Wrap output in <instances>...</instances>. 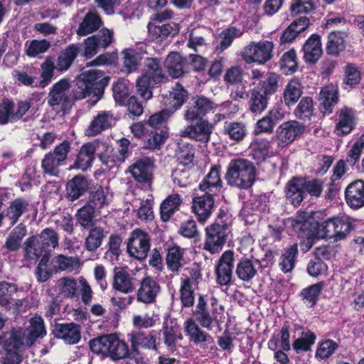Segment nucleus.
I'll return each mask as SVG.
<instances>
[{
	"label": "nucleus",
	"mask_w": 364,
	"mask_h": 364,
	"mask_svg": "<svg viewBox=\"0 0 364 364\" xmlns=\"http://www.w3.org/2000/svg\"><path fill=\"white\" fill-rule=\"evenodd\" d=\"M109 77L103 71L90 70L82 72L77 78L76 84L69 93L70 80L62 78L53 85L48 95V104L51 107L61 106L63 111L71 109L74 103L86 98L95 97L94 102L103 96Z\"/></svg>",
	"instance_id": "obj_1"
},
{
	"label": "nucleus",
	"mask_w": 364,
	"mask_h": 364,
	"mask_svg": "<svg viewBox=\"0 0 364 364\" xmlns=\"http://www.w3.org/2000/svg\"><path fill=\"white\" fill-rule=\"evenodd\" d=\"M232 224L231 215L220 208L215 221L205 228L203 250L212 255L220 252L231 232Z\"/></svg>",
	"instance_id": "obj_2"
},
{
	"label": "nucleus",
	"mask_w": 364,
	"mask_h": 364,
	"mask_svg": "<svg viewBox=\"0 0 364 364\" xmlns=\"http://www.w3.org/2000/svg\"><path fill=\"white\" fill-rule=\"evenodd\" d=\"M90 350L96 355H102L103 358H109L114 362L129 358L134 359L132 352V346L123 340L119 339L117 334L110 333L98 336L89 341Z\"/></svg>",
	"instance_id": "obj_3"
},
{
	"label": "nucleus",
	"mask_w": 364,
	"mask_h": 364,
	"mask_svg": "<svg viewBox=\"0 0 364 364\" xmlns=\"http://www.w3.org/2000/svg\"><path fill=\"white\" fill-rule=\"evenodd\" d=\"M168 80L160 59L147 58L141 75L137 78L136 90L145 101L153 97V90Z\"/></svg>",
	"instance_id": "obj_4"
},
{
	"label": "nucleus",
	"mask_w": 364,
	"mask_h": 364,
	"mask_svg": "<svg viewBox=\"0 0 364 364\" xmlns=\"http://www.w3.org/2000/svg\"><path fill=\"white\" fill-rule=\"evenodd\" d=\"M225 179L230 187L248 190L255 182L256 168L247 159H233L227 167Z\"/></svg>",
	"instance_id": "obj_5"
},
{
	"label": "nucleus",
	"mask_w": 364,
	"mask_h": 364,
	"mask_svg": "<svg viewBox=\"0 0 364 364\" xmlns=\"http://www.w3.org/2000/svg\"><path fill=\"white\" fill-rule=\"evenodd\" d=\"M279 81V75L269 73L252 89L249 100V109L252 113L261 114L267 109L270 96L277 91Z\"/></svg>",
	"instance_id": "obj_6"
},
{
	"label": "nucleus",
	"mask_w": 364,
	"mask_h": 364,
	"mask_svg": "<svg viewBox=\"0 0 364 364\" xmlns=\"http://www.w3.org/2000/svg\"><path fill=\"white\" fill-rule=\"evenodd\" d=\"M25 245L26 255L28 257H31V254L39 256L42 255V252H50L58 245V235L53 228H46L41 231L36 241L35 237H30Z\"/></svg>",
	"instance_id": "obj_7"
},
{
	"label": "nucleus",
	"mask_w": 364,
	"mask_h": 364,
	"mask_svg": "<svg viewBox=\"0 0 364 364\" xmlns=\"http://www.w3.org/2000/svg\"><path fill=\"white\" fill-rule=\"evenodd\" d=\"M268 348L274 351V358L280 364H288L289 359L285 352L290 350L289 326L284 323L281 330L274 332L267 343Z\"/></svg>",
	"instance_id": "obj_8"
},
{
	"label": "nucleus",
	"mask_w": 364,
	"mask_h": 364,
	"mask_svg": "<svg viewBox=\"0 0 364 364\" xmlns=\"http://www.w3.org/2000/svg\"><path fill=\"white\" fill-rule=\"evenodd\" d=\"M70 149V142L64 140L57 145L53 151L47 153L41 161L43 172L49 176H57L59 173V166L67 159Z\"/></svg>",
	"instance_id": "obj_9"
},
{
	"label": "nucleus",
	"mask_w": 364,
	"mask_h": 364,
	"mask_svg": "<svg viewBox=\"0 0 364 364\" xmlns=\"http://www.w3.org/2000/svg\"><path fill=\"white\" fill-rule=\"evenodd\" d=\"M128 336L132 346V352L134 353L135 358L140 355V348L154 351L156 354L160 353L159 350V343L157 342V332L155 330L148 332L144 331H132Z\"/></svg>",
	"instance_id": "obj_10"
},
{
	"label": "nucleus",
	"mask_w": 364,
	"mask_h": 364,
	"mask_svg": "<svg viewBox=\"0 0 364 364\" xmlns=\"http://www.w3.org/2000/svg\"><path fill=\"white\" fill-rule=\"evenodd\" d=\"M235 253L232 250L223 252L215 267V282L220 287H230L232 284Z\"/></svg>",
	"instance_id": "obj_11"
},
{
	"label": "nucleus",
	"mask_w": 364,
	"mask_h": 364,
	"mask_svg": "<svg viewBox=\"0 0 364 364\" xmlns=\"http://www.w3.org/2000/svg\"><path fill=\"white\" fill-rule=\"evenodd\" d=\"M151 247L150 235L141 229L134 230L127 242V252L129 255L138 260H143L147 257Z\"/></svg>",
	"instance_id": "obj_12"
},
{
	"label": "nucleus",
	"mask_w": 364,
	"mask_h": 364,
	"mask_svg": "<svg viewBox=\"0 0 364 364\" xmlns=\"http://www.w3.org/2000/svg\"><path fill=\"white\" fill-rule=\"evenodd\" d=\"M273 48L274 43L269 41L252 42L245 48L242 57L247 63L264 64L272 58Z\"/></svg>",
	"instance_id": "obj_13"
},
{
	"label": "nucleus",
	"mask_w": 364,
	"mask_h": 364,
	"mask_svg": "<svg viewBox=\"0 0 364 364\" xmlns=\"http://www.w3.org/2000/svg\"><path fill=\"white\" fill-rule=\"evenodd\" d=\"M215 107V103L210 99L203 95H195L188 102L184 119L191 122L203 119Z\"/></svg>",
	"instance_id": "obj_14"
},
{
	"label": "nucleus",
	"mask_w": 364,
	"mask_h": 364,
	"mask_svg": "<svg viewBox=\"0 0 364 364\" xmlns=\"http://www.w3.org/2000/svg\"><path fill=\"white\" fill-rule=\"evenodd\" d=\"M154 161L148 156L137 159L129 166V172L140 183H151L154 178Z\"/></svg>",
	"instance_id": "obj_15"
},
{
	"label": "nucleus",
	"mask_w": 364,
	"mask_h": 364,
	"mask_svg": "<svg viewBox=\"0 0 364 364\" xmlns=\"http://www.w3.org/2000/svg\"><path fill=\"white\" fill-rule=\"evenodd\" d=\"M161 291L159 282L150 276H145L139 283L136 296L138 302L144 304H151L156 301V298Z\"/></svg>",
	"instance_id": "obj_16"
},
{
	"label": "nucleus",
	"mask_w": 364,
	"mask_h": 364,
	"mask_svg": "<svg viewBox=\"0 0 364 364\" xmlns=\"http://www.w3.org/2000/svg\"><path fill=\"white\" fill-rule=\"evenodd\" d=\"M51 333L55 338L62 339L65 343L74 345L78 343L81 338L80 326L75 323H55Z\"/></svg>",
	"instance_id": "obj_17"
},
{
	"label": "nucleus",
	"mask_w": 364,
	"mask_h": 364,
	"mask_svg": "<svg viewBox=\"0 0 364 364\" xmlns=\"http://www.w3.org/2000/svg\"><path fill=\"white\" fill-rule=\"evenodd\" d=\"M221 166L213 164L208 173L203 177L198 185V189L203 193H210L217 196L223 188L221 178Z\"/></svg>",
	"instance_id": "obj_18"
},
{
	"label": "nucleus",
	"mask_w": 364,
	"mask_h": 364,
	"mask_svg": "<svg viewBox=\"0 0 364 364\" xmlns=\"http://www.w3.org/2000/svg\"><path fill=\"white\" fill-rule=\"evenodd\" d=\"M188 97V91L180 82H176L171 87V90L163 95L162 103L165 109L171 111V114L179 109L186 102Z\"/></svg>",
	"instance_id": "obj_19"
},
{
	"label": "nucleus",
	"mask_w": 364,
	"mask_h": 364,
	"mask_svg": "<svg viewBox=\"0 0 364 364\" xmlns=\"http://www.w3.org/2000/svg\"><path fill=\"white\" fill-rule=\"evenodd\" d=\"M214 196L213 193H204L200 196L193 197L192 209L199 222H205L212 214L215 205Z\"/></svg>",
	"instance_id": "obj_20"
},
{
	"label": "nucleus",
	"mask_w": 364,
	"mask_h": 364,
	"mask_svg": "<svg viewBox=\"0 0 364 364\" xmlns=\"http://www.w3.org/2000/svg\"><path fill=\"white\" fill-rule=\"evenodd\" d=\"M195 124L187 126L183 131L181 136L189 137L202 142H208L213 131L214 125L208 120H196Z\"/></svg>",
	"instance_id": "obj_21"
},
{
	"label": "nucleus",
	"mask_w": 364,
	"mask_h": 364,
	"mask_svg": "<svg viewBox=\"0 0 364 364\" xmlns=\"http://www.w3.org/2000/svg\"><path fill=\"white\" fill-rule=\"evenodd\" d=\"M29 203L22 197L16 198L10 202L9 205L0 213V225L4 218L9 222L10 227L14 226L19 218L28 210Z\"/></svg>",
	"instance_id": "obj_22"
},
{
	"label": "nucleus",
	"mask_w": 364,
	"mask_h": 364,
	"mask_svg": "<svg viewBox=\"0 0 364 364\" xmlns=\"http://www.w3.org/2000/svg\"><path fill=\"white\" fill-rule=\"evenodd\" d=\"M345 200L353 210L364 207V181L356 180L348 184L345 190Z\"/></svg>",
	"instance_id": "obj_23"
},
{
	"label": "nucleus",
	"mask_w": 364,
	"mask_h": 364,
	"mask_svg": "<svg viewBox=\"0 0 364 364\" xmlns=\"http://www.w3.org/2000/svg\"><path fill=\"white\" fill-rule=\"evenodd\" d=\"M312 212L302 211L297 215V226L300 225L298 236L299 237H306V240L301 242V250L304 252L311 249L313 245L312 237L315 234L311 230V222L313 218L311 217Z\"/></svg>",
	"instance_id": "obj_24"
},
{
	"label": "nucleus",
	"mask_w": 364,
	"mask_h": 364,
	"mask_svg": "<svg viewBox=\"0 0 364 364\" xmlns=\"http://www.w3.org/2000/svg\"><path fill=\"white\" fill-rule=\"evenodd\" d=\"M284 118V114L279 109H272L262 119H259L254 127L253 134L259 135L261 134H270L273 133L276 124Z\"/></svg>",
	"instance_id": "obj_25"
},
{
	"label": "nucleus",
	"mask_w": 364,
	"mask_h": 364,
	"mask_svg": "<svg viewBox=\"0 0 364 364\" xmlns=\"http://www.w3.org/2000/svg\"><path fill=\"white\" fill-rule=\"evenodd\" d=\"M164 67L170 76L178 78L189 72V64L186 58L177 52L169 53L164 60Z\"/></svg>",
	"instance_id": "obj_26"
},
{
	"label": "nucleus",
	"mask_w": 364,
	"mask_h": 364,
	"mask_svg": "<svg viewBox=\"0 0 364 364\" xmlns=\"http://www.w3.org/2000/svg\"><path fill=\"white\" fill-rule=\"evenodd\" d=\"M96 147L90 142L84 144L76 155L75 160L70 169L85 171L90 168L95 159Z\"/></svg>",
	"instance_id": "obj_27"
},
{
	"label": "nucleus",
	"mask_w": 364,
	"mask_h": 364,
	"mask_svg": "<svg viewBox=\"0 0 364 364\" xmlns=\"http://www.w3.org/2000/svg\"><path fill=\"white\" fill-rule=\"evenodd\" d=\"M89 186L87 178L82 174H77L67 182L66 197L69 200L75 201L88 192Z\"/></svg>",
	"instance_id": "obj_28"
},
{
	"label": "nucleus",
	"mask_w": 364,
	"mask_h": 364,
	"mask_svg": "<svg viewBox=\"0 0 364 364\" xmlns=\"http://www.w3.org/2000/svg\"><path fill=\"white\" fill-rule=\"evenodd\" d=\"M136 278L128 272L114 267L112 289L123 294H129L136 288Z\"/></svg>",
	"instance_id": "obj_29"
},
{
	"label": "nucleus",
	"mask_w": 364,
	"mask_h": 364,
	"mask_svg": "<svg viewBox=\"0 0 364 364\" xmlns=\"http://www.w3.org/2000/svg\"><path fill=\"white\" fill-rule=\"evenodd\" d=\"M323 183L319 179L303 180L297 178V203L301 202L307 194L319 197L323 191Z\"/></svg>",
	"instance_id": "obj_30"
},
{
	"label": "nucleus",
	"mask_w": 364,
	"mask_h": 364,
	"mask_svg": "<svg viewBox=\"0 0 364 364\" xmlns=\"http://www.w3.org/2000/svg\"><path fill=\"white\" fill-rule=\"evenodd\" d=\"M196 321L203 328L208 330L212 329V324L214 321L218 322L216 316L210 314L208 308L207 301L203 295H200L195 311L193 313Z\"/></svg>",
	"instance_id": "obj_31"
},
{
	"label": "nucleus",
	"mask_w": 364,
	"mask_h": 364,
	"mask_svg": "<svg viewBox=\"0 0 364 364\" xmlns=\"http://www.w3.org/2000/svg\"><path fill=\"white\" fill-rule=\"evenodd\" d=\"M166 264L167 269L173 273H178L184 264V249L176 244L166 249Z\"/></svg>",
	"instance_id": "obj_32"
},
{
	"label": "nucleus",
	"mask_w": 364,
	"mask_h": 364,
	"mask_svg": "<svg viewBox=\"0 0 364 364\" xmlns=\"http://www.w3.org/2000/svg\"><path fill=\"white\" fill-rule=\"evenodd\" d=\"M355 127V117L352 109L344 107L338 112V121L334 133L338 136H344L352 132Z\"/></svg>",
	"instance_id": "obj_33"
},
{
	"label": "nucleus",
	"mask_w": 364,
	"mask_h": 364,
	"mask_svg": "<svg viewBox=\"0 0 364 364\" xmlns=\"http://www.w3.org/2000/svg\"><path fill=\"white\" fill-rule=\"evenodd\" d=\"M80 53V48L77 44H70L62 50L56 60L55 68L60 73L67 71L73 65Z\"/></svg>",
	"instance_id": "obj_34"
},
{
	"label": "nucleus",
	"mask_w": 364,
	"mask_h": 364,
	"mask_svg": "<svg viewBox=\"0 0 364 364\" xmlns=\"http://www.w3.org/2000/svg\"><path fill=\"white\" fill-rule=\"evenodd\" d=\"M235 274L240 280L247 283L251 282L257 274V269L255 266L254 257H242L236 265Z\"/></svg>",
	"instance_id": "obj_35"
},
{
	"label": "nucleus",
	"mask_w": 364,
	"mask_h": 364,
	"mask_svg": "<svg viewBox=\"0 0 364 364\" xmlns=\"http://www.w3.org/2000/svg\"><path fill=\"white\" fill-rule=\"evenodd\" d=\"M304 58L308 63H316L322 55L320 36L312 34L306 41L303 47Z\"/></svg>",
	"instance_id": "obj_36"
},
{
	"label": "nucleus",
	"mask_w": 364,
	"mask_h": 364,
	"mask_svg": "<svg viewBox=\"0 0 364 364\" xmlns=\"http://www.w3.org/2000/svg\"><path fill=\"white\" fill-rule=\"evenodd\" d=\"M318 100L321 106V112L324 114L332 112L333 107L338 103V90L333 85L323 87L319 93Z\"/></svg>",
	"instance_id": "obj_37"
},
{
	"label": "nucleus",
	"mask_w": 364,
	"mask_h": 364,
	"mask_svg": "<svg viewBox=\"0 0 364 364\" xmlns=\"http://www.w3.org/2000/svg\"><path fill=\"white\" fill-rule=\"evenodd\" d=\"M102 24L100 15L96 11H88L84 16L77 30V34L85 36L97 31Z\"/></svg>",
	"instance_id": "obj_38"
},
{
	"label": "nucleus",
	"mask_w": 364,
	"mask_h": 364,
	"mask_svg": "<svg viewBox=\"0 0 364 364\" xmlns=\"http://www.w3.org/2000/svg\"><path fill=\"white\" fill-rule=\"evenodd\" d=\"M182 199L178 193L169 195L160 205V216L163 222L168 221L173 215L179 210Z\"/></svg>",
	"instance_id": "obj_39"
},
{
	"label": "nucleus",
	"mask_w": 364,
	"mask_h": 364,
	"mask_svg": "<svg viewBox=\"0 0 364 364\" xmlns=\"http://www.w3.org/2000/svg\"><path fill=\"white\" fill-rule=\"evenodd\" d=\"M31 257H28L25 255L27 260H36L41 257L38 264L36 268V276L37 281L42 283L46 282L52 275V267L48 268V263L50 259V251L42 252V255L37 256L36 254H31Z\"/></svg>",
	"instance_id": "obj_40"
},
{
	"label": "nucleus",
	"mask_w": 364,
	"mask_h": 364,
	"mask_svg": "<svg viewBox=\"0 0 364 364\" xmlns=\"http://www.w3.org/2000/svg\"><path fill=\"white\" fill-rule=\"evenodd\" d=\"M112 119L113 114L111 111L99 112L89 125V134L96 136L102 131L109 129L112 127Z\"/></svg>",
	"instance_id": "obj_41"
},
{
	"label": "nucleus",
	"mask_w": 364,
	"mask_h": 364,
	"mask_svg": "<svg viewBox=\"0 0 364 364\" xmlns=\"http://www.w3.org/2000/svg\"><path fill=\"white\" fill-rule=\"evenodd\" d=\"M184 331L189 338L190 341L195 344H199L213 340L212 337L206 332L202 331L193 318L187 319L184 323Z\"/></svg>",
	"instance_id": "obj_42"
},
{
	"label": "nucleus",
	"mask_w": 364,
	"mask_h": 364,
	"mask_svg": "<svg viewBox=\"0 0 364 364\" xmlns=\"http://www.w3.org/2000/svg\"><path fill=\"white\" fill-rule=\"evenodd\" d=\"M276 137L283 146L293 142L296 139V121H287L280 124L276 130Z\"/></svg>",
	"instance_id": "obj_43"
},
{
	"label": "nucleus",
	"mask_w": 364,
	"mask_h": 364,
	"mask_svg": "<svg viewBox=\"0 0 364 364\" xmlns=\"http://www.w3.org/2000/svg\"><path fill=\"white\" fill-rule=\"evenodd\" d=\"M90 207L100 211L105 205H108L107 195L102 186L96 185L90 188L88 191V200L85 203Z\"/></svg>",
	"instance_id": "obj_44"
},
{
	"label": "nucleus",
	"mask_w": 364,
	"mask_h": 364,
	"mask_svg": "<svg viewBox=\"0 0 364 364\" xmlns=\"http://www.w3.org/2000/svg\"><path fill=\"white\" fill-rule=\"evenodd\" d=\"M347 33L344 31H332L328 37L326 52L330 55H338L345 48Z\"/></svg>",
	"instance_id": "obj_45"
},
{
	"label": "nucleus",
	"mask_w": 364,
	"mask_h": 364,
	"mask_svg": "<svg viewBox=\"0 0 364 364\" xmlns=\"http://www.w3.org/2000/svg\"><path fill=\"white\" fill-rule=\"evenodd\" d=\"M147 28L151 41L157 43L166 40L173 31V26L169 23L161 25L149 23Z\"/></svg>",
	"instance_id": "obj_46"
},
{
	"label": "nucleus",
	"mask_w": 364,
	"mask_h": 364,
	"mask_svg": "<svg viewBox=\"0 0 364 364\" xmlns=\"http://www.w3.org/2000/svg\"><path fill=\"white\" fill-rule=\"evenodd\" d=\"M89 229L85 241V247L87 250L94 252L101 246L105 237V232L104 228L100 226H92Z\"/></svg>",
	"instance_id": "obj_47"
},
{
	"label": "nucleus",
	"mask_w": 364,
	"mask_h": 364,
	"mask_svg": "<svg viewBox=\"0 0 364 364\" xmlns=\"http://www.w3.org/2000/svg\"><path fill=\"white\" fill-rule=\"evenodd\" d=\"M164 342L166 346L172 352L176 350V342L182 339L178 326H168L167 322L163 323L162 326Z\"/></svg>",
	"instance_id": "obj_48"
},
{
	"label": "nucleus",
	"mask_w": 364,
	"mask_h": 364,
	"mask_svg": "<svg viewBox=\"0 0 364 364\" xmlns=\"http://www.w3.org/2000/svg\"><path fill=\"white\" fill-rule=\"evenodd\" d=\"M31 329L26 335L27 344L32 346L38 338H42L46 335L43 319L41 316H35L30 321Z\"/></svg>",
	"instance_id": "obj_49"
},
{
	"label": "nucleus",
	"mask_w": 364,
	"mask_h": 364,
	"mask_svg": "<svg viewBox=\"0 0 364 364\" xmlns=\"http://www.w3.org/2000/svg\"><path fill=\"white\" fill-rule=\"evenodd\" d=\"M168 133L166 129H148L145 136V147L151 150L159 149L168 138Z\"/></svg>",
	"instance_id": "obj_50"
},
{
	"label": "nucleus",
	"mask_w": 364,
	"mask_h": 364,
	"mask_svg": "<svg viewBox=\"0 0 364 364\" xmlns=\"http://www.w3.org/2000/svg\"><path fill=\"white\" fill-rule=\"evenodd\" d=\"M96 211L97 210L90 207V205L85 204L75 214L77 223L83 229H88L95 226V215Z\"/></svg>",
	"instance_id": "obj_51"
},
{
	"label": "nucleus",
	"mask_w": 364,
	"mask_h": 364,
	"mask_svg": "<svg viewBox=\"0 0 364 364\" xmlns=\"http://www.w3.org/2000/svg\"><path fill=\"white\" fill-rule=\"evenodd\" d=\"M224 134L229 139L235 141H241L247 134L246 126L242 122H226L224 126Z\"/></svg>",
	"instance_id": "obj_52"
},
{
	"label": "nucleus",
	"mask_w": 364,
	"mask_h": 364,
	"mask_svg": "<svg viewBox=\"0 0 364 364\" xmlns=\"http://www.w3.org/2000/svg\"><path fill=\"white\" fill-rule=\"evenodd\" d=\"M24 333L21 330H12L7 333L3 341V348L5 351L18 352L23 345Z\"/></svg>",
	"instance_id": "obj_53"
},
{
	"label": "nucleus",
	"mask_w": 364,
	"mask_h": 364,
	"mask_svg": "<svg viewBox=\"0 0 364 364\" xmlns=\"http://www.w3.org/2000/svg\"><path fill=\"white\" fill-rule=\"evenodd\" d=\"M179 296L182 307L190 308L195 303V289L188 279H182L179 289Z\"/></svg>",
	"instance_id": "obj_54"
},
{
	"label": "nucleus",
	"mask_w": 364,
	"mask_h": 364,
	"mask_svg": "<svg viewBox=\"0 0 364 364\" xmlns=\"http://www.w3.org/2000/svg\"><path fill=\"white\" fill-rule=\"evenodd\" d=\"M323 288V284L319 282L312 284L301 291L300 295L306 306L311 308L316 305Z\"/></svg>",
	"instance_id": "obj_55"
},
{
	"label": "nucleus",
	"mask_w": 364,
	"mask_h": 364,
	"mask_svg": "<svg viewBox=\"0 0 364 364\" xmlns=\"http://www.w3.org/2000/svg\"><path fill=\"white\" fill-rule=\"evenodd\" d=\"M52 274L61 271H72L78 264V259L73 257H66L63 255H58L52 261Z\"/></svg>",
	"instance_id": "obj_56"
},
{
	"label": "nucleus",
	"mask_w": 364,
	"mask_h": 364,
	"mask_svg": "<svg viewBox=\"0 0 364 364\" xmlns=\"http://www.w3.org/2000/svg\"><path fill=\"white\" fill-rule=\"evenodd\" d=\"M333 220L336 231V241L345 239L353 228L352 219L347 215H342L333 218Z\"/></svg>",
	"instance_id": "obj_57"
},
{
	"label": "nucleus",
	"mask_w": 364,
	"mask_h": 364,
	"mask_svg": "<svg viewBox=\"0 0 364 364\" xmlns=\"http://www.w3.org/2000/svg\"><path fill=\"white\" fill-rule=\"evenodd\" d=\"M41 68V80L39 82L38 86L44 88L50 83L54 75V70L56 69L53 58L52 56H47L42 63Z\"/></svg>",
	"instance_id": "obj_58"
},
{
	"label": "nucleus",
	"mask_w": 364,
	"mask_h": 364,
	"mask_svg": "<svg viewBox=\"0 0 364 364\" xmlns=\"http://www.w3.org/2000/svg\"><path fill=\"white\" fill-rule=\"evenodd\" d=\"M171 111L168 112L164 109L151 115L146 121V126H148L150 129L162 130L164 129L168 131V127L166 124L167 119L171 117Z\"/></svg>",
	"instance_id": "obj_59"
},
{
	"label": "nucleus",
	"mask_w": 364,
	"mask_h": 364,
	"mask_svg": "<svg viewBox=\"0 0 364 364\" xmlns=\"http://www.w3.org/2000/svg\"><path fill=\"white\" fill-rule=\"evenodd\" d=\"M279 65L283 74L288 75L296 72V50L291 48L281 57Z\"/></svg>",
	"instance_id": "obj_60"
},
{
	"label": "nucleus",
	"mask_w": 364,
	"mask_h": 364,
	"mask_svg": "<svg viewBox=\"0 0 364 364\" xmlns=\"http://www.w3.org/2000/svg\"><path fill=\"white\" fill-rule=\"evenodd\" d=\"M314 9L310 2L297 0V36L304 31L309 26V19L305 16H299L301 13H308Z\"/></svg>",
	"instance_id": "obj_61"
},
{
	"label": "nucleus",
	"mask_w": 364,
	"mask_h": 364,
	"mask_svg": "<svg viewBox=\"0 0 364 364\" xmlns=\"http://www.w3.org/2000/svg\"><path fill=\"white\" fill-rule=\"evenodd\" d=\"M301 332L297 338V353L299 351L308 352L311 350L315 343L316 336L315 333L307 328L300 327Z\"/></svg>",
	"instance_id": "obj_62"
},
{
	"label": "nucleus",
	"mask_w": 364,
	"mask_h": 364,
	"mask_svg": "<svg viewBox=\"0 0 364 364\" xmlns=\"http://www.w3.org/2000/svg\"><path fill=\"white\" fill-rule=\"evenodd\" d=\"M113 97L117 104L122 106L130 97L129 87L124 79H119L112 85Z\"/></svg>",
	"instance_id": "obj_63"
},
{
	"label": "nucleus",
	"mask_w": 364,
	"mask_h": 364,
	"mask_svg": "<svg viewBox=\"0 0 364 364\" xmlns=\"http://www.w3.org/2000/svg\"><path fill=\"white\" fill-rule=\"evenodd\" d=\"M195 147L189 144L181 146L176 153V158L178 164L183 166L193 165L195 158Z\"/></svg>",
	"instance_id": "obj_64"
}]
</instances>
